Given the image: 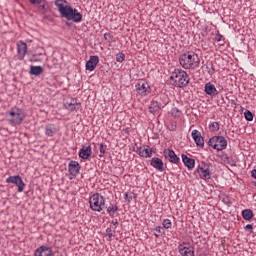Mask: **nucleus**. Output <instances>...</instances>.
I'll list each match as a JSON object with an SVG mask.
<instances>
[{"instance_id": "393cba45", "label": "nucleus", "mask_w": 256, "mask_h": 256, "mask_svg": "<svg viewBox=\"0 0 256 256\" xmlns=\"http://www.w3.org/2000/svg\"><path fill=\"white\" fill-rule=\"evenodd\" d=\"M119 211V207L117 204L110 203L109 207L107 208V213L110 217H115V213Z\"/></svg>"}, {"instance_id": "a211bd4d", "label": "nucleus", "mask_w": 256, "mask_h": 256, "mask_svg": "<svg viewBox=\"0 0 256 256\" xmlns=\"http://www.w3.org/2000/svg\"><path fill=\"white\" fill-rule=\"evenodd\" d=\"M204 91L206 95H210V97H216V95H219V91H217V88L215 85L211 84V82L205 84Z\"/></svg>"}, {"instance_id": "a18cd8bd", "label": "nucleus", "mask_w": 256, "mask_h": 256, "mask_svg": "<svg viewBox=\"0 0 256 256\" xmlns=\"http://www.w3.org/2000/svg\"><path fill=\"white\" fill-rule=\"evenodd\" d=\"M39 5V9H45V4H38Z\"/></svg>"}, {"instance_id": "cd10ccee", "label": "nucleus", "mask_w": 256, "mask_h": 256, "mask_svg": "<svg viewBox=\"0 0 256 256\" xmlns=\"http://www.w3.org/2000/svg\"><path fill=\"white\" fill-rule=\"evenodd\" d=\"M98 149H99V152H100L99 157H104L105 153H107V145L101 143V144H99Z\"/></svg>"}, {"instance_id": "4c0bfd02", "label": "nucleus", "mask_w": 256, "mask_h": 256, "mask_svg": "<svg viewBox=\"0 0 256 256\" xmlns=\"http://www.w3.org/2000/svg\"><path fill=\"white\" fill-rule=\"evenodd\" d=\"M104 39L105 41H113V36L111 35V33H105Z\"/></svg>"}, {"instance_id": "a19ab883", "label": "nucleus", "mask_w": 256, "mask_h": 256, "mask_svg": "<svg viewBox=\"0 0 256 256\" xmlns=\"http://www.w3.org/2000/svg\"><path fill=\"white\" fill-rule=\"evenodd\" d=\"M223 39V35L221 34H216V37H215V41H217V43H220V41Z\"/></svg>"}, {"instance_id": "7ed1b4c3", "label": "nucleus", "mask_w": 256, "mask_h": 256, "mask_svg": "<svg viewBox=\"0 0 256 256\" xmlns=\"http://www.w3.org/2000/svg\"><path fill=\"white\" fill-rule=\"evenodd\" d=\"M170 81L174 87H187L189 85V74L185 70L176 69L170 76Z\"/></svg>"}, {"instance_id": "0eeeda50", "label": "nucleus", "mask_w": 256, "mask_h": 256, "mask_svg": "<svg viewBox=\"0 0 256 256\" xmlns=\"http://www.w3.org/2000/svg\"><path fill=\"white\" fill-rule=\"evenodd\" d=\"M6 183H12L18 187V193H23L25 191V182H23V178L19 175L10 176L6 179Z\"/></svg>"}, {"instance_id": "20e7f679", "label": "nucleus", "mask_w": 256, "mask_h": 256, "mask_svg": "<svg viewBox=\"0 0 256 256\" xmlns=\"http://www.w3.org/2000/svg\"><path fill=\"white\" fill-rule=\"evenodd\" d=\"M8 123L15 127L17 125H21L23 123V119H25V114L22 109L18 107H13L9 112L6 113Z\"/></svg>"}, {"instance_id": "6ab92c4d", "label": "nucleus", "mask_w": 256, "mask_h": 256, "mask_svg": "<svg viewBox=\"0 0 256 256\" xmlns=\"http://www.w3.org/2000/svg\"><path fill=\"white\" fill-rule=\"evenodd\" d=\"M64 107L68 111H79L81 109V103H78L75 99H71L70 102L64 104Z\"/></svg>"}, {"instance_id": "aec40b11", "label": "nucleus", "mask_w": 256, "mask_h": 256, "mask_svg": "<svg viewBox=\"0 0 256 256\" xmlns=\"http://www.w3.org/2000/svg\"><path fill=\"white\" fill-rule=\"evenodd\" d=\"M150 165L154 167V169H157V171H160V172L165 171L163 160H161L160 158H152L150 161Z\"/></svg>"}, {"instance_id": "b1692460", "label": "nucleus", "mask_w": 256, "mask_h": 256, "mask_svg": "<svg viewBox=\"0 0 256 256\" xmlns=\"http://www.w3.org/2000/svg\"><path fill=\"white\" fill-rule=\"evenodd\" d=\"M55 133H57V127L55 126V124H47L45 126V135H47L48 137H53Z\"/></svg>"}, {"instance_id": "c9c22d12", "label": "nucleus", "mask_w": 256, "mask_h": 256, "mask_svg": "<svg viewBox=\"0 0 256 256\" xmlns=\"http://www.w3.org/2000/svg\"><path fill=\"white\" fill-rule=\"evenodd\" d=\"M155 231L159 234V235H165V229H163V227L161 226H157L155 228Z\"/></svg>"}, {"instance_id": "79ce46f5", "label": "nucleus", "mask_w": 256, "mask_h": 256, "mask_svg": "<svg viewBox=\"0 0 256 256\" xmlns=\"http://www.w3.org/2000/svg\"><path fill=\"white\" fill-rule=\"evenodd\" d=\"M112 225H114V227H119V221L113 220Z\"/></svg>"}, {"instance_id": "2f4dec72", "label": "nucleus", "mask_w": 256, "mask_h": 256, "mask_svg": "<svg viewBox=\"0 0 256 256\" xmlns=\"http://www.w3.org/2000/svg\"><path fill=\"white\" fill-rule=\"evenodd\" d=\"M219 122H212L210 125H209V129L210 131L212 132H215V131H219Z\"/></svg>"}, {"instance_id": "1a4fd4ad", "label": "nucleus", "mask_w": 256, "mask_h": 256, "mask_svg": "<svg viewBox=\"0 0 256 256\" xmlns=\"http://www.w3.org/2000/svg\"><path fill=\"white\" fill-rule=\"evenodd\" d=\"M156 151H157V149L149 148V146H147V148H144V147L136 148V153L140 157H144L145 159H149L150 157H153V153H155Z\"/></svg>"}, {"instance_id": "ea45409f", "label": "nucleus", "mask_w": 256, "mask_h": 256, "mask_svg": "<svg viewBox=\"0 0 256 256\" xmlns=\"http://www.w3.org/2000/svg\"><path fill=\"white\" fill-rule=\"evenodd\" d=\"M175 129H177V123L176 122H171L170 131H175Z\"/></svg>"}, {"instance_id": "f8f14e48", "label": "nucleus", "mask_w": 256, "mask_h": 256, "mask_svg": "<svg viewBox=\"0 0 256 256\" xmlns=\"http://www.w3.org/2000/svg\"><path fill=\"white\" fill-rule=\"evenodd\" d=\"M68 171L72 177H75L81 171V164L75 160L70 161L68 164Z\"/></svg>"}, {"instance_id": "c756f323", "label": "nucleus", "mask_w": 256, "mask_h": 256, "mask_svg": "<svg viewBox=\"0 0 256 256\" xmlns=\"http://www.w3.org/2000/svg\"><path fill=\"white\" fill-rule=\"evenodd\" d=\"M207 73L209 75H214L215 74V67L213 66L212 62L210 64L206 65Z\"/></svg>"}, {"instance_id": "a878e982", "label": "nucleus", "mask_w": 256, "mask_h": 256, "mask_svg": "<svg viewBox=\"0 0 256 256\" xmlns=\"http://www.w3.org/2000/svg\"><path fill=\"white\" fill-rule=\"evenodd\" d=\"M242 217L245 221H251V219H253V217H254L253 210H251V209L243 210Z\"/></svg>"}, {"instance_id": "dca6fc26", "label": "nucleus", "mask_w": 256, "mask_h": 256, "mask_svg": "<svg viewBox=\"0 0 256 256\" xmlns=\"http://www.w3.org/2000/svg\"><path fill=\"white\" fill-rule=\"evenodd\" d=\"M92 153H93V148H91V146H83L79 151V157L80 159L87 160L90 158Z\"/></svg>"}, {"instance_id": "4468645a", "label": "nucleus", "mask_w": 256, "mask_h": 256, "mask_svg": "<svg viewBox=\"0 0 256 256\" xmlns=\"http://www.w3.org/2000/svg\"><path fill=\"white\" fill-rule=\"evenodd\" d=\"M34 256H53V250L47 246H40L36 249Z\"/></svg>"}, {"instance_id": "39448f33", "label": "nucleus", "mask_w": 256, "mask_h": 256, "mask_svg": "<svg viewBox=\"0 0 256 256\" xmlns=\"http://www.w3.org/2000/svg\"><path fill=\"white\" fill-rule=\"evenodd\" d=\"M89 205L92 211H96L98 213H101V211L107 208L105 205V197L99 193H94L89 198Z\"/></svg>"}, {"instance_id": "7c9ffc66", "label": "nucleus", "mask_w": 256, "mask_h": 256, "mask_svg": "<svg viewBox=\"0 0 256 256\" xmlns=\"http://www.w3.org/2000/svg\"><path fill=\"white\" fill-rule=\"evenodd\" d=\"M244 117H245L246 121H253V112L250 110H246L244 112Z\"/></svg>"}, {"instance_id": "49530a36", "label": "nucleus", "mask_w": 256, "mask_h": 256, "mask_svg": "<svg viewBox=\"0 0 256 256\" xmlns=\"http://www.w3.org/2000/svg\"><path fill=\"white\" fill-rule=\"evenodd\" d=\"M154 235H155L156 238L161 237V234H159V233L158 234L156 233Z\"/></svg>"}, {"instance_id": "5701e85b", "label": "nucleus", "mask_w": 256, "mask_h": 256, "mask_svg": "<svg viewBox=\"0 0 256 256\" xmlns=\"http://www.w3.org/2000/svg\"><path fill=\"white\" fill-rule=\"evenodd\" d=\"M148 109L152 115H155V113H159L161 111V103L152 101Z\"/></svg>"}, {"instance_id": "f03ea898", "label": "nucleus", "mask_w": 256, "mask_h": 256, "mask_svg": "<svg viewBox=\"0 0 256 256\" xmlns=\"http://www.w3.org/2000/svg\"><path fill=\"white\" fill-rule=\"evenodd\" d=\"M179 63L183 69H195L199 67L201 60L195 52H186L180 55Z\"/></svg>"}, {"instance_id": "412c9836", "label": "nucleus", "mask_w": 256, "mask_h": 256, "mask_svg": "<svg viewBox=\"0 0 256 256\" xmlns=\"http://www.w3.org/2000/svg\"><path fill=\"white\" fill-rule=\"evenodd\" d=\"M198 174L200 175V179L207 180L211 177V170H209V167L207 166H204V167L199 166Z\"/></svg>"}, {"instance_id": "473e14b6", "label": "nucleus", "mask_w": 256, "mask_h": 256, "mask_svg": "<svg viewBox=\"0 0 256 256\" xmlns=\"http://www.w3.org/2000/svg\"><path fill=\"white\" fill-rule=\"evenodd\" d=\"M106 237H108V239L115 237V230H113L111 228H107L106 229Z\"/></svg>"}, {"instance_id": "f704fd0d", "label": "nucleus", "mask_w": 256, "mask_h": 256, "mask_svg": "<svg viewBox=\"0 0 256 256\" xmlns=\"http://www.w3.org/2000/svg\"><path fill=\"white\" fill-rule=\"evenodd\" d=\"M171 113L172 117H179L181 115V111H179L177 108H173Z\"/></svg>"}, {"instance_id": "37998d69", "label": "nucleus", "mask_w": 256, "mask_h": 256, "mask_svg": "<svg viewBox=\"0 0 256 256\" xmlns=\"http://www.w3.org/2000/svg\"><path fill=\"white\" fill-rule=\"evenodd\" d=\"M245 229H246L247 231H249V230L253 229V225L247 224L246 227H245Z\"/></svg>"}, {"instance_id": "bb28decb", "label": "nucleus", "mask_w": 256, "mask_h": 256, "mask_svg": "<svg viewBox=\"0 0 256 256\" xmlns=\"http://www.w3.org/2000/svg\"><path fill=\"white\" fill-rule=\"evenodd\" d=\"M31 75H41L43 73V67L41 66H31L30 67Z\"/></svg>"}, {"instance_id": "58836bf2", "label": "nucleus", "mask_w": 256, "mask_h": 256, "mask_svg": "<svg viewBox=\"0 0 256 256\" xmlns=\"http://www.w3.org/2000/svg\"><path fill=\"white\" fill-rule=\"evenodd\" d=\"M124 198L126 199V201H128V203H131V201H133V196H129V194L125 193Z\"/></svg>"}, {"instance_id": "4be33fe9", "label": "nucleus", "mask_w": 256, "mask_h": 256, "mask_svg": "<svg viewBox=\"0 0 256 256\" xmlns=\"http://www.w3.org/2000/svg\"><path fill=\"white\" fill-rule=\"evenodd\" d=\"M182 161L187 169H194L195 159L189 158L187 155L182 154Z\"/></svg>"}, {"instance_id": "423d86ee", "label": "nucleus", "mask_w": 256, "mask_h": 256, "mask_svg": "<svg viewBox=\"0 0 256 256\" xmlns=\"http://www.w3.org/2000/svg\"><path fill=\"white\" fill-rule=\"evenodd\" d=\"M208 145L216 151H224L227 149V139L223 136H213L209 139Z\"/></svg>"}, {"instance_id": "9d476101", "label": "nucleus", "mask_w": 256, "mask_h": 256, "mask_svg": "<svg viewBox=\"0 0 256 256\" xmlns=\"http://www.w3.org/2000/svg\"><path fill=\"white\" fill-rule=\"evenodd\" d=\"M17 52H18V61H23L25 59V55H27V43L23 41H19L17 43Z\"/></svg>"}, {"instance_id": "f3484780", "label": "nucleus", "mask_w": 256, "mask_h": 256, "mask_svg": "<svg viewBox=\"0 0 256 256\" xmlns=\"http://www.w3.org/2000/svg\"><path fill=\"white\" fill-rule=\"evenodd\" d=\"M99 63V56H90V59L86 62L87 71H95V67Z\"/></svg>"}, {"instance_id": "c85d7f7f", "label": "nucleus", "mask_w": 256, "mask_h": 256, "mask_svg": "<svg viewBox=\"0 0 256 256\" xmlns=\"http://www.w3.org/2000/svg\"><path fill=\"white\" fill-rule=\"evenodd\" d=\"M162 225L164 229H171L173 227V223L169 219H164Z\"/></svg>"}, {"instance_id": "ddd939ff", "label": "nucleus", "mask_w": 256, "mask_h": 256, "mask_svg": "<svg viewBox=\"0 0 256 256\" xmlns=\"http://www.w3.org/2000/svg\"><path fill=\"white\" fill-rule=\"evenodd\" d=\"M191 135L197 147H205V139L203 138V136H201V132H199L198 130H193Z\"/></svg>"}, {"instance_id": "9b49d317", "label": "nucleus", "mask_w": 256, "mask_h": 256, "mask_svg": "<svg viewBox=\"0 0 256 256\" xmlns=\"http://www.w3.org/2000/svg\"><path fill=\"white\" fill-rule=\"evenodd\" d=\"M163 155L165 159H168L170 163H173L174 165H177V163H179V158L177 157V154H175V151L171 149H164Z\"/></svg>"}, {"instance_id": "72a5a7b5", "label": "nucleus", "mask_w": 256, "mask_h": 256, "mask_svg": "<svg viewBox=\"0 0 256 256\" xmlns=\"http://www.w3.org/2000/svg\"><path fill=\"white\" fill-rule=\"evenodd\" d=\"M116 61L118 63H123L125 61V55L121 52L116 54Z\"/></svg>"}, {"instance_id": "e433bc0d", "label": "nucleus", "mask_w": 256, "mask_h": 256, "mask_svg": "<svg viewBox=\"0 0 256 256\" xmlns=\"http://www.w3.org/2000/svg\"><path fill=\"white\" fill-rule=\"evenodd\" d=\"M30 5H41L43 0H28Z\"/></svg>"}, {"instance_id": "f257e3e1", "label": "nucleus", "mask_w": 256, "mask_h": 256, "mask_svg": "<svg viewBox=\"0 0 256 256\" xmlns=\"http://www.w3.org/2000/svg\"><path fill=\"white\" fill-rule=\"evenodd\" d=\"M55 5L61 15L67 19V21H73V23H81L83 21V14L79 12L78 9H75L71 6H65L63 0H56Z\"/></svg>"}, {"instance_id": "6e6552de", "label": "nucleus", "mask_w": 256, "mask_h": 256, "mask_svg": "<svg viewBox=\"0 0 256 256\" xmlns=\"http://www.w3.org/2000/svg\"><path fill=\"white\" fill-rule=\"evenodd\" d=\"M178 253L181 256H195V247L187 246L186 242H182L178 245Z\"/></svg>"}, {"instance_id": "2eb2a0df", "label": "nucleus", "mask_w": 256, "mask_h": 256, "mask_svg": "<svg viewBox=\"0 0 256 256\" xmlns=\"http://www.w3.org/2000/svg\"><path fill=\"white\" fill-rule=\"evenodd\" d=\"M149 84L143 82V83H138L136 85V91L138 95H141V97H145V95H149Z\"/></svg>"}, {"instance_id": "c03bdc74", "label": "nucleus", "mask_w": 256, "mask_h": 256, "mask_svg": "<svg viewBox=\"0 0 256 256\" xmlns=\"http://www.w3.org/2000/svg\"><path fill=\"white\" fill-rule=\"evenodd\" d=\"M251 175H252V177H253L254 179H256V169H253V170L251 171Z\"/></svg>"}]
</instances>
